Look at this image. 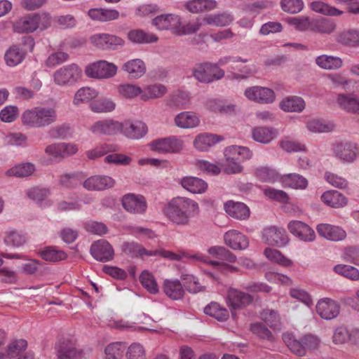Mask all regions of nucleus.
Masks as SVG:
<instances>
[{
  "instance_id": "f257e3e1",
  "label": "nucleus",
  "mask_w": 359,
  "mask_h": 359,
  "mask_svg": "<svg viewBox=\"0 0 359 359\" xmlns=\"http://www.w3.org/2000/svg\"><path fill=\"white\" fill-rule=\"evenodd\" d=\"M199 207L195 201L182 196L172 198L163 209L166 217L173 224L186 226L198 213Z\"/></svg>"
},
{
  "instance_id": "f03ea898",
  "label": "nucleus",
  "mask_w": 359,
  "mask_h": 359,
  "mask_svg": "<svg viewBox=\"0 0 359 359\" xmlns=\"http://www.w3.org/2000/svg\"><path fill=\"white\" fill-rule=\"evenodd\" d=\"M160 255L162 257L166 258L170 260H180L182 258H188L193 261V262H202L212 266L215 269L218 271L225 272H235L238 271V268L224 262H219L217 261H210L209 258L201 253L189 254L184 252L179 254L175 253L172 251L160 250H151V253L149 254V256H156Z\"/></svg>"
},
{
  "instance_id": "7ed1b4c3",
  "label": "nucleus",
  "mask_w": 359,
  "mask_h": 359,
  "mask_svg": "<svg viewBox=\"0 0 359 359\" xmlns=\"http://www.w3.org/2000/svg\"><path fill=\"white\" fill-rule=\"evenodd\" d=\"M57 120V113L53 107H34L26 110L22 115L23 124L32 128L48 126Z\"/></svg>"
},
{
  "instance_id": "20e7f679",
  "label": "nucleus",
  "mask_w": 359,
  "mask_h": 359,
  "mask_svg": "<svg viewBox=\"0 0 359 359\" xmlns=\"http://www.w3.org/2000/svg\"><path fill=\"white\" fill-rule=\"evenodd\" d=\"M283 340L292 352L300 356L304 355L307 350L316 349L320 343L316 335L311 334H306L299 341L292 333H285Z\"/></svg>"
},
{
  "instance_id": "39448f33",
  "label": "nucleus",
  "mask_w": 359,
  "mask_h": 359,
  "mask_svg": "<svg viewBox=\"0 0 359 359\" xmlns=\"http://www.w3.org/2000/svg\"><path fill=\"white\" fill-rule=\"evenodd\" d=\"M193 76L199 82L210 83L223 78L224 72L216 64L204 62L194 67Z\"/></svg>"
},
{
  "instance_id": "423d86ee",
  "label": "nucleus",
  "mask_w": 359,
  "mask_h": 359,
  "mask_svg": "<svg viewBox=\"0 0 359 359\" xmlns=\"http://www.w3.org/2000/svg\"><path fill=\"white\" fill-rule=\"evenodd\" d=\"M82 76L81 69L76 64L65 65L53 74L54 82L61 86H72L76 83Z\"/></svg>"
},
{
  "instance_id": "0eeeda50",
  "label": "nucleus",
  "mask_w": 359,
  "mask_h": 359,
  "mask_svg": "<svg viewBox=\"0 0 359 359\" xmlns=\"http://www.w3.org/2000/svg\"><path fill=\"white\" fill-rule=\"evenodd\" d=\"M117 72V67L106 60H99L86 66L85 74L89 78L107 79L114 77Z\"/></svg>"
},
{
  "instance_id": "6e6552de",
  "label": "nucleus",
  "mask_w": 359,
  "mask_h": 359,
  "mask_svg": "<svg viewBox=\"0 0 359 359\" xmlns=\"http://www.w3.org/2000/svg\"><path fill=\"white\" fill-rule=\"evenodd\" d=\"M244 95L248 100L261 104H271L276 100V94L272 89L259 86L247 88Z\"/></svg>"
},
{
  "instance_id": "1a4fd4ad",
  "label": "nucleus",
  "mask_w": 359,
  "mask_h": 359,
  "mask_svg": "<svg viewBox=\"0 0 359 359\" xmlns=\"http://www.w3.org/2000/svg\"><path fill=\"white\" fill-rule=\"evenodd\" d=\"M254 297L236 288H229L226 294V302L231 309H242L252 304Z\"/></svg>"
},
{
  "instance_id": "9d476101",
  "label": "nucleus",
  "mask_w": 359,
  "mask_h": 359,
  "mask_svg": "<svg viewBox=\"0 0 359 359\" xmlns=\"http://www.w3.org/2000/svg\"><path fill=\"white\" fill-rule=\"evenodd\" d=\"M333 152L335 156L341 161L352 163L359 154V148L355 142H341L334 144Z\"/></svg>"
},
{
  "instance_id": "9b49d317",
  "label": "nucleus",
  "mask_w": 359,
  "mask_h": 359,
  "mask_svg": "<svg viewBox=\"0 0 359 359\" xmlns=\"http://www.w3.org/2000/svg\"><path fill=\"white\" fill-rule=\"evenodd\" d=\"M150 147L152 151L159 153H177L182 150L183 142L176 137L172 136L152 141Z\"/></svg>"
},
{
  "instance_id": "f8f14e48",
  "label": "nucleus",
  "mask_w": 359,
  "mask_h": 359,
  "mask_svg": "<svg viewBox=\"0 0 359 359\" xmlns=\"http://www.w3.org/2000/svg\"><path fill=\"white\" fill-rule=\"evenodd\" d=\"M181 17L175 13H166L156 16L152 20L151 24L160 31L170 30L176 34L180 24Z\"/></svg>"
},
{
  "instance_id": "ddd939ff",
  "label": "nucleus",
  "mask_w": 359,
  "mask_h": 359,
  "mask_svg": "<svg viewBox=\"0 0 359 359\" xmlns=\"http://www.w3.org/2000/svg\"><path fill=\"white\" fill-rule=\"evenodd\" d=\"M317 313L325 320H332L338 316L340 312V304L330 298L320 299L316 306Z\"/></svg>"
},
{
  "instance_id": "4468645a",
  "label": "nucleus",
  "mask_w": 359,
  "mask_h": 359,
  "mask_svg": "<svg viewBox=\"0 0 359 359\" xmlns=\"http://www.w3.org/2000/svg\"><path fill=\"white\" fill-rule=\"evenodd\" d=\"M289 231L300 241L309 243L316 239L315 231L306 223L294 220L287 224Z\"/></svg>"
},
{
  "instance_id": "2eb2a0df",
  "label": "nucleus",
  "mask_w": 359,
  "mask_h": 359,
  "mask_svg": "<svg viewBox=\"0 0 359 359\" xmlns=\"http://www.w3.org/2000/svg\"><path fill=\"white\" fill-rule=\"evenodd\" d=\"M263 241L268 245L284 246L288 242V238L285 231L276 226H269L262 231Z\"/></svg>"
},
{
  "instance_id": "dca6fc26",
  "label": "nucleus",
  "mask_w": 359,
  "mask_h": 359,
  "mask_svg": "<svg viewBox=\"0 0 359 359\" xmlns=\"http://www.w3.org/2000/svg\"><path fill=\"white\" fill-rule=\"evenodd\" d=\"M316 231L320 237L334 242L342 241L347 236L346 231L342 227L330 224H318Z\"/></svg>"
},
{
  "instance_id": "f3484780",
  "label": "nucleus",
  "mask_w": 359,
  "mask_h": 359,
  "mask_svg": "<svg viewBox=\"0 0 359 359\" xmlns=\"http://www.w3.org/2000/svg\"><path fill=\"white\" fill-rule=\"evenodd\" d=\"M26 195L41 208H47L53 205V201L49 198L50 191L49 189L42 187H34L26 190Z\"/></svg>"
},
{
  "instance_id": "a211bd4d",
  "label": "nucleus",
  "mask_w": 359,
  "mask_h": 359,
  "mask_svg": "<svg viewBox=\"0 0 359 359\" xmlns=\"http://www.w3.org/2000/svg\"><path fill=\"white\" fill-rule=\"evenodd\" d=\"M114 185L115 180L108 175H93L83 182V187L88 191H104Z\"/></svg>"
},
{
  "instance_id": "6ab92c4d",
  "label": "nucleus",
  "mask_w": 359,
  "mask_h": 359,
  "mask_svg": "<svg viewBox=\"0 0 359 359\" xmlns=\"http://www.w3.org/2000/svg\"><path fill=\"white\" fill-rule=\"evenodd\" d=\"M90 254L96 260L105 262L113 259L114 251L108 241L99 240L92 244Z\"/></svg>"
},
{
  "instance_id": "aec40b11",
  "label": "nucleus",
  "mask_w": 359,
  "mask_h": 359,
  "mask_svg": "<svg viewBox=\"0 0 359 359\" xmlns=\"http://www.w3.org/2000/svg\"><path fill=\"white\" fill-rule=\"evenodd\" d=\"M122 128V123L113 119H104L93 123L90 130L95 135H115Z\"/></svg>"
},
{
  "instance_id": "412c9836",
  "label": "nucleus",
  "mask_w": 359,
  "mask_h": 359,
  "mask_svg": "<svg viewBox=\"0 0 359 359\" xmlns=\"http://www.w3.org/2000/svg\"><path fill=\"white\" fill-rule=\"evenodd\" d=\"M226 213L237 220H247L250 215V208L242 202L228 201L224 204Z\"/></svg>"
},
{
  "instance_id": "4be33fe9",
  "label": "nucleus",
  "mask_w": 359,
  "mask_h": 359,
  "mask_svg": "<svg viewBox=\"0 0 359 359\" xmlns=\"http://www.w3.org/2000/svg\"><path fill=\"white\" fill-rule=\"evenodd\" d=\"M122 205L126 210L134 214L144 213L147 209V203L142 196L128 194L123 196Z\"/></svg>"
},
{
  "instance_id": "5701e85b",
  "label": "nucleus",
  "mask_w": 359,
  "mask_h": 359,
  "mask_svg": "<svg viewBox=\"0 0 359 359\" xmlns=\"http://www.w3.org/2000/svg\"><path fill=\"white\" fill-rule=\"evenodd\" d=\"M27 346L26 340L15 339L11 341L7 347V355L13 359H34L32 352H25Z\"/></svg>"
},
{
  "instance_id": "b1692460",
  "label": "nucleus",
  "mask_w": 359,
  "mask_h": 359,
  "mask_svg": "<svg viewBox=\"0 0 359 359\" xmlns=\"http://www.w3.org/2000/svg\"><path fill=\"white\" fill-rule=\"evenodd\" d=\"M234 20L233 15L228 11L208 14L203 16V22L205 26H215L217 27H227Z\"/></svg>"
},
{
  "instance_id": "393cba45",
  "label": "nucleus",
  "mask_w": 359,
  "mask_h": 359,
  "mask_svg": "<svg viewBox=\"0 0 359 359\" xmlns=\"http://www.w3.org/2000/svg\"><path fill=\"white\" fill-rule=\"evenodd\" d=\"M224 240L225 244L234 250H245L249 245V241L247 236L234 229L226 232L224 235Z\"/></svg>"
},
{
  "instance_id": "a878e982",
  "label": "nucleus",
  "mask_w": 359,
  "mask_h": 359,
  "mask_svg": "<svg viewBox=\"0 0 359 359\" xmlns=\"http://www.w3.org/2000/svg\"><path fill=\"white\" fill-rule=\"evenodd\" d=\"M200 118L194 111H182L175 116L174 123L176 126L183 129L196 128L200 124Z\"/></svg>"
},
{
  "instance_id": "bb28decb",
  "label": "nucleus",
  "mask_w": 359,
  "mask_h": 359,
  "mask_svg": "<svg viewBox=\"0 0 359 359\" xmlns=\"http://www.w3.org/2000/svg\"><path fill=\"white\" fill-rule=\"evenodd\" d=\"M217 2L215 0H189L184 6L191 13H201L210 12L217 8Z\"/></svg>"
},
{
  "instance_id": "cd10ccee",
  "label": "nucleus",
  "mask_w": 359,
  "mask_h": 359,
  "mask_svg": "<svg viewBox=\"0 0 359 359\" xmlns=\"http://www.w3.org/2000/svg\"><path fill=\"white\" fill-rule=\"evenodd\" d=\"M121 131L130 139L142 138L147 132L146 124L142 121L126 122L122 124Z\"/></svg>"
},
{
  "instance_id": "c85d7f7f",
  "label": "nucleus",
  "mask_w": 359,
  "mask_h": 359,
  "mask_svg": "<svg viewBox=\"0 0 359 359\" xmlns=\"http://www.w3.org/2000/svg\"><path fill=\"white\" fill-rule=\"evenodd\" d=\"M223 140L224 137L222 135L212 133H202L196 137L194 145L199 151H206Z\"/></svg>"
},
{
  "instance_id": "c756f323",
  "label": "nucleus",
  "mask_w": 359,
  "mask_h": 359,
  "mask_svg": "<svg viewBox=\"0 0 359 359\" xmlns=\"http://www.w3.org/2000/svg\"><path fill=\"white\" fill-rule=\"evenodd\" d=\"M87 14L92 20L102 22L114 20L119 17L117 10L103 8H90Z\"/></svg>"
},
{
  "instance_id": "7c9ffc66",
  "label": "nucleus",
  "mask_w": 359,
  "mask_h": 359,
  "mask_svg": "<svg viewBox=\"0 0 359 359\" xmlns=\"http://www.w3.org/2000/svg\"><path fill=\"white\" fill-rule=\"evenodd\" d=\"M336 102L347 112L359 114V98L353 94H338Z\"/></svg>"
},
{
  "instance_id": "2f4dec72",
  "label": "nucleus",
  "mask_w": 359,
  "mask_h": 359,
  "mask_svg": "<svg viewBox=\"0 0 359 359\" xmlns=\"http://www.w3.org/2000/svg\"><path fill=\"white\" fill-rule=\"evenodd\" d=\"M321 200L325 205L334 208H343L348 202L347 198L336 190L324 192L321 196Z\"/></svg>"
},
{
  "instance_id": "473e14b6",
  "label": "nucleus",
  "mask_w": 359,
  "mask_h": 359,
  "mask_svg": "<svg viewBox=\"0 0 359 359\" xmlns=\"http://www.w3.org/2000/svg\"><path fill=\"white\" fill-rule=\"evenodd\" d=\"M163 290L169 298L178 300L183 297L184 290L180 280L177 279H166L163 282Z\"/></svg>"
},
{
  "instance_id": "72a5a7b5",
  "label": "nucleus",
  "mask_w": 359,
  "mask_h": 359,
  "mask_svg": "<svg viewBox=\"0 0 359 359\" xmlns=\"http://www.w3.org/2000/svg\"><path fill=\"white\" fill-rule=\"evenodd\" d=\"M180 184L184 189L193 194H202L208 188V184L204 180L191 176L182 178Z\"/></svg>"
},
{
  "instance_id": "f704fd0d",
  "label": "nucleus",
  "mask_w": 359,
  "mask_h": 359,
  "mask_svg": "<svg viewBox=\"0 0 359 359\" xmlns=\"http://www.w3.org/2000/svg\"><path fill=\"white\" fill-rule=\"evenodd\" d=\"M122 69L131 78L138 79L145 74L146 66L142 60L133 59L125 62L122 66Z\"/></svg>"
},
{
  "instance_id": "c9c22d12",
  "label": "nucleus",
  "mask_w": 359,
  "mask_h": 359,
  "mask_svg": "<svg viewBox=\"0 0 359 359\" xmlns=\"http://www.w3.org/2000/svg\"><path fill=\"white\" fill-rule=\"evenodd\" d=\"M337 41L345 46L359 47V29H349L339 32Z\"/></svg>"
},
{
  "instance_id": "e433bc0d",
  "label": "nucleus",
  "mask_w": 359,
  "mask_h": 359,
  "mask_svg": "<svg viewBox=\"0 0 359 359\" xmlns=\"http://www.w3.org/2000/svg\"><path fill=\"white\" fill-rule=\"evenodd\" d=\"M277 135L276 130L269 127H256L252 129V137L257 142L268 144Z\"/></svg>"
},
{
  "instance_id": "4c0bfd02",
  "label": "nucleus",
  "mask_w": 359,
  "mask_h": 359,
  "mask_svg": "<svg viewBox=\"0 0 359 359\" xmlns=\"http://www.w3.org/2000/svg\"><path fill=\"white\" fill-rule=\"evenodd\" d=\"M55 349L58 359H77L79 353L71 343L60 341L55 344Z\"/></svg>"
},
{
  "instance_id": "58836bf2",
  "label": "nucleus",
  "mask_w": 359,
  "mask_h": 359,
  "mask_svg": "<svg viewBox=\"0 0 359 359\" xmlns=\"http://www.w3.org/2000/svg\"><path fill=\"white\" fill-rule=\"evenodd\" d=\"M304 100L297 96H290L283 99L280 103V107L287 112H301L305 108Z\"/></svg>"
},
{
  "instance_id": "ea45409f",
  "label": "nucleus",
  "mask_w": 359,
  "mask_h": 359,
  "mask_svg": "<svg viewBox=\"0 0 359 359\" xmlns=\"http://www.w3.org/2000/svg\"><path fill=\"white\" fill-rule=\"evenodd\" d=\"M316 63L322 69L335 70L342 67L343 60L337 56L321 55L316 58Z\"/></svg>"
},
{
  "instance_id": "a19ab883",
  "label": "nucleus",
  "mask_w": 359,
  "mask_h": 359,
  "mask_svg": "<svg viewBox=\"0 0 359 359\" xmlns=\"http://www.w3.org/2000/svg\"><path fill=\"white\" fill-rule=\"evenodd\" d=\"M280 182L284 187H292L294 189H304L308 186L307 180L303 176L290 173L281 176Z\"/></svg>"
},
{
  "instance_id": "79ce46f5",
  "label": "nucleus",
  "mask_w": 359,
  "mask_h": 359,
  "mask_svg": "<svg viewBox=\"0 0 359 359\" xmlns=\"http://www.w3.org/2000/svg\"><path fill=\"white\" fill-rule=\"evenodd\" d=\"M128 39L134 43H151L156 42L158 36L152 33L146 32L142 29H133L128 34Z\"/></svg>"
},
{
  "instance_id": "37998d69",
  "label": "nucleus",
  "mask_w": 359,
  "mask_h": 359,
  "mask_svg": "<svg viewBox=\"0 0 359 359\" xmlns=\"http://www.w3.org/2000/svg\"><path fill=\"white\" fill-rule=\"evenodd\" d=\"M38 28L35 14L28 15L19 19L14 25V29L18 33L32 32Z\"/></svg>"
},
{
  "instance_id": "c03bdc74",
  "label": "nucleus",
  "mask_w": 359,
  "mask_h": 359,
  "mask_svg": "<svg viewBox=\"0 0 359 359\" xmlns=\"http://www.w3.org/2000/svg\"><path fill=\"white\" fill-rule=\"evenodd\" d=\"M336 29V25L332 20L327 18L311 20L310 30L320 34H331Z\"/></svg>"
},
{
  "instance_id": "a18cd8bd",
  "label": "nucleus",
  "mask_w": 359,
  "mask_h": 359,
  "mask_svg": "<svg viewBox=\"0 0 359 359\" xmlns=\"http://www.w3.org/2000/svg\"><path fill=\"white\" fill-rule=\"evenodd\" d=\"M122 251L130 257H138L143 255L149 256L151 250H146L142 245L135 242H125L121 246Z\"/></svg>"
},
{
  "instance_id": "49530a36",
  "label": "nucleus",
  "mask_w": 359,
  "mask_h": 359,
  "mask_svg": "<svg viewBox=\"0 0 359 359\" xmlns=\"http://www.w3.org/2000/svg\"><path fill=\"white\" fill-rule=\"evenodd\" d=\"M255 176L263 182L274 183L280 181L281 176L273 168L260 167L255 170Z\"/></svg>"
},
{
  "instance_id": "de8ad7c7",
  "label": "nucleus",
  "mask_w": 359,
  "mask_h": 359,
  "mask_svg": "<svg viewBox=\"0 0 359 359\" xmlns=\"http://www.w3.org/2000/svg\"><path fill=\"white\" fill-rule=\"evenodd\" d=\"M204 313L219 321H225L229 318V311L216 302H211L204 308Z\"/></svg>"
},
{
  "instance_id": "09e8293b",
  "label": "nucleus",
  "mask_w": 359,
  "mask_h": 359,
  "mask_svg": "<svg viewBox=\"0 0 359 359\" xmlns=\"http://www.w3.org/2000/svg\"><path fill=\"white\" fill-rule=\"evenodd\" d=\"M203 17L197 18L196 20L194 22H189L185 25H182V19L180 20V24L177 27V30L176 32V35L182 36V35H189L194 34L199 31L203 27H204V24L202 22Z\"/></svg>"
},
{
  "instance_id": "8fccbe9b",
  "label": "nucleus",
  "mask_w": 359,
  "mask_h": 359,
  "mask_svg": "<svg viewBox=\"0 0 359 359\" xmlns=\"http://www.w3.org/2000/svg\"><path fill=\"white\" fill-rule=\"evenodd\" d=\"M167 89L163 84H153L146 86L142 89V100H148L163 97Z\"/></svg>"
},
{
  "instance_id": "3c124183",
  "label": "nucleus",
  "mask_w": 359,
  "mask_h": 359,
  "mask_svg": "<svg viewBox=\"0 0 359 359\" xmlns=\"http://www.w3.org/2000/svg\"><path fill=\"white\" fill-rule=\"evenodd\" d=\"M25 52L18 46H11L5 54V60L10 67H14L20 64L24 59Z\"/></svg>"
},
{
  "instance_id": "603ef678",
  "label": "nucleus",
  "mask_w": 359,
  "mask_h": 359,
  "mask_svg": "<svg viewBox=\"0 0 359 359\" xmlns=\"http://www.w3.org/2000/svg\"><path fill=\"white\" fill-rule=\"evenodd\" d=\"M97 96V91L91 88H81L75 93L73 103L79 106L81 104L88 102Z\"/></svg>"
},
{
  "instance_id": "864d4df0",
  "label": "nucleus",
  "mask_w": 359,
  "mask_h": 359,
  "mask_svg": "<svg viewBox=\"0 0 359 359\" xmlns=\"http://www.w3.org/2000/svg\"><path fill=\"white\" fill-rule=\"evenodd\" d=\"M116 104L109 98H100L90 104V109L95 113H107L114 110Z\"/></svg>"
},
{
  "instance_id": "5fc2aeb1",
  "label": "nucleus",
  "mask_w": 359,
  "mask_h": 359,
  "mask_svg": "<svg viewBox=\"0 0 359 359\" xmlns=\"http://www.w3.org/2000/svg\"><path fill=\"white\" fill-rule=\"evenodd\" d=\"M35 170V166L30 163H22L8 169L6 172L8 176L25 177L30 176Z\"/></svg>"
},
{
  "instance_id": "6e6d98bb",
  "label": "nucleus",
  "mask_w": 359,
  "mask_h": 359,
  "mask_svg": "<svg viewBox=\"0 0 359 359\" xmlns=\"http://www.w3.org/2000/svg\"><path fill=\"white\" fill-rule=\"evenodd\" d=\"M224 156H227L229 158H231V156H236L240 161L249 159L252 155L251 151L248 147L236 145L226 147L224 149Z\"/></svg>"
},
{
  "instance_id": "4d7b16f0",
  "label": "nucleus",
  "mask_w": 359,
  "mask_h": 359,
  "mask_svg": "<svg viewBox=\"0 0 359 359\" xmlns=\"http://www.w3.org/2000/svg\"><path fill=\"white\" fill-rule=\"evenodd\" d=\"M208 252L218 259L225 260L231 263L236 261V257L222 246L210 247L208 249Z\"/></svg>"
},
{
  "instance_id": "13d9d810",
  "label": "nucleus",
  "mask_w": 359,
  "mask_h": 359,
  "mask_svg": "<svg viewBox=\"0 0 359 359\" xmlns=\"http://www.w3.org/2000/svg\"><path fill=\"white\" fill-rule=\"evenodd\" d=\"M306 127L312 133H328L333 130L334 125L323 120L313 119L307 123Z\"/></svg>"
},
{
  "instance_id": "bf43d9fd",
  "label": "nucleus",
  "mask_w": 359,
  "mask_h": 359,
  "mask_svg": "<svg viewBox=\"0 0 359 359\" xmlns=\"http://www.w3.org/2000/svg\"><path fill=\"white\" fill-rule=\"evenodd\" d=\"M140 281L142 285L151 294H156L158 292V284L154 276L147 271H144L140 276Z\"/></svg>"
},
{
  "instance_id": "052dcab7",
  "label": "nucleus",
  "mask_w": 359,
  "mask_h": 359,
  "mask_svg": "<svg viewBox=\"0 0 359 359\" xmlns=\"http://www.w3.org/2000/svg\"><path fill=\"white\" fill-rule=\"evenodd\" d=\"M264 255L270 261L283 266H290L292 264V262L290 259L285 257L280 251L276 249L266 248L264 250Z\"/></svg>"
},
{
  "instance_id": "680f3d73",
  "label": "nucleus",
  "mask_w": 359,
  "mask_h": 359,
  "mask_svg": "<svg viewBox=\"0 0 359 359\" xmlns=\"http://www.w3.org/2000/svg\"><path fill=\"white\" fill-rule=\"evenodd\" d=\"M334 271L352 280H359V270L354 266L346 264H337L334 267Z\"/></svg>"
},
{
  "instance_id": "e2e57ef3",
  "label": "nucleus",
  "mask_w": 359,
  "mask_h": 359,
  "mask_svg": "<svg viewBox=\"0 0 359 359\" xmlns=\"http://www.w3.org/2000/svg\"><path fill=\"white\" fill-rule=\"evenodd\" d=\"M311 8L313 11L316 13L327 15L337 16L342 13V11L334 7L330 6L328 4L321 1L312 2L311 4Z\"/></svg>"
},
{
  "instance_id": "0e129e2a",
  "label": "nucleus",
  "mask_w": 359,
  "mask_h": 359,
  "mask_svg": "<svg viewBox=\"0 0 359 359\" xmlns=\"http://www.w3.org/2000/svg\"><path fill=\"white\" fill-rule=\"evenodd\" d=\"M4 142L11 146L26 147L27 145V137L21 133H11L5 135Z\"/></svg>"
},
{
  "instance_id": "69168bd1",
  "label": "nucleus",
  "mask_w": 359,
  "mask_h": 359,
  "mask_svg": "<svg viewBox=\"0 0 359 359\" xmlns=\"http://www.w3.org/2000/svg\"><path fill=\"white\" fill-rule=\"evenodd\" d=\"M125 347L121 343L110 344L104 349L105 359H122Z\"/></svg>"
},
{
  "instance_id": "338daca9",
  "label": "nucleus",
  "mask_w": 359,
  "mask_h": 359,
  "mask_svg": "<svg viewBox=\"0 0 359 359\" xmlns=\"http://www.w3.org/2000/svg\"><path fill=\"white\" fill-rule=\"evenodd\" d=\"M181 278L184 281L185 287L190 293L196 294L203 291L205 287L202 286L198 281V279L190 274H183Z\"/></svg>"
},
{
  "instance_id": "774afa93",
  "label": "nucleus",
  "mask_w": 359,
  "mask_h": 359,
  "mask_svg": "<svg viewBox=\"0 0 359 359\" xmlns=\"http://www.w3.org/2000/svg\"><path fill=\"white\" fill-rule=\"evenodd\" d=\"M126 359H146L145 350L139 343H133L126 353Z\"/></svg>"
}]
</instances>
